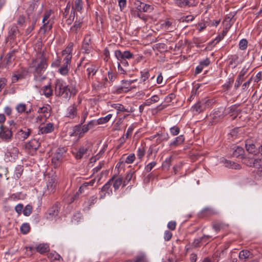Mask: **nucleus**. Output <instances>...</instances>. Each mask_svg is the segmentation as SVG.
Masks as SVG:
<instances>
[{
    "mask_svg": "<svg viewBox=\"0 0 262 262\" xmlns=\"http://www.w3.org/2000/svg\"><path fill=\"white\" fill-rule=\"evenodd\" d=\"M48 67L47 59L44 55L43 52H37L36 56L32 60L30 67L33 69L34 79L40 81L45 79L46 77L42 74Z\"/></svg>",
    "mask_w": 262,
    "mask_h": 262,
    "instance_id": "nucleus-1",
    "label": "nucleus"
},
{
    "mask_svg": "<svg viewBox=\"0 0 262 262\" xmlns=\"http://www.w3.org/2000/svg\"><path fill=\"white\" fill-rule=\"evenodd\" d=\"M55 93L56 96L67 99L72 95H75L77 91L74 87L63 85L60 80H57L55 84Z\"/></svg>",
    "mask_w": 262,
    "mask_h": 262,
    "instance_id": "nucleus-2",
    "label": "nucleus"
},
{
    "mask_svg": "<svg viewBox=\"0 0 262 262\" xmlns=\"http://www.w3.org/2000/svg\"><path fill=\"white\" fill-rule=\"evenodd\" d=\"M43 7V4L36 0L31 3L27 8V14L29 17L32 16V19H34V24H36L39 15L42 12Z\"/></svg>",
    "mask_w": 262,
    "mask_h": 262,
    "instance_id": "nucleus-3",
    "label": "nucleus"
},
{
    "mask_svg": "<svg viewBox=\"0 0 262 262\" xmlns=\"http://www.w3.org/2000/svg\"><path fill=\"white\" fill-rule=\"evenodd\" d=\"M66 150L64 148H58L52 158V163L55 168L59 167L63 160Z\"/></svg>",
    "mask_w": 262,
    "mask_h": 262,
    "instance_id": "nucleus-4",
    "label": "nucleus"
},
{
    "mask_svg": "<svg viewBox=\"0 0 262 262\" xmlns=\"http://www.w3.org/2000/svg\"><path fill=\"white\" fill-rule=\"evenodd\" d=\"M260 145L256 140L252 139H247L245 141V147L247 151L253 155H257L260 153Z\"/></svg>",
    "mask_w": 262,
    "mask_h": 262,
    "instance_id": "nucleus-5",
    "label": "nucleus"
},
{
    "mask_svg": "<svg viewBox=\"0 0 262 262\" xmlns=\"http://www.w3.org/2000/svg\"><path fill=\"white\" fill-rule=\"evenodd\" d=\"M12 136V128H9L4 125H0V140L8 142L11 141Z\"/></svg>",
    "mask_w": 262,
    "mask_h": 262,
    "instance_id": "nucleus-6",
    "label": "nucleus"
},
{
    "mask_svg": "<svg viewBox=\"0 0 262 262\" xmlns=\"http://www.w3.org/2000/svg\"><path fill=\"white\" fill-rule=\"evenodd\" d=\"M73 47V43L70 42L67 48L62 52V56L63 57V61L65 64L70 65L72 57Z\"/></svg>",
    "mask_w": 262,
    "mask_h": 262,
    "instance_id": "nucleus-7",
    "label": "nucleus"
},
{
    "mask_svg": "<svg viewBox=\"0 0 262 262\" xmlns=\"http://www.w3.org/2000/svg\"><path fill=\"white\" fill-rule=\"evenodd\" d=\"M211 103L209 99L203 100L198 102L192 107V112L200 113L203 112Z\"/></svg>",
    "mask_w": 262,
    "mask_h": 262,
    "instance_id": "nucleus-8",
    "label": "nucleus"
},
{
    "mask_svg": "<svg viewBox=\"0 0 262 262\" xmlns=\"http://www.w3.org/2000/svg\"><path fill=\"white\" fill-rule=\"evenodd\" d=\"M59 203L56 202L51 207L46 213V217L48 219H52L58 215L59 212Z\"/></svg>",
    "mask_w": 262,
    "mask_h": 262,
    "instance_id": "nucleus-9",
    "label": "nucleus"
},
{
    "mask_svg": "<svg viewBox=\"0 0 262 262\" xmlns=\"http://www.w3.org/2000/svg\"><path fill=\"white\" fill-rule=\"evenodd\" d=\"M27 74L28 71L25 69H21L17 70L13 74L12 76V82L15 83L19 80L25 78Z\"/></svg>",
    "mask_w": 262,
    "mask_h": 262,
    "instance_id": "nucleus-10",
    "label": "nucleus"
},
{
    "mask_svg": "<svg viewBox=\"0 0 262 262\" xmlns=\"http://www.w3.org/2000/svg\"><path fill=\"white\" fill-rule=\"evenodd\" d=\"M91 146L92 144L91 143H89L85 146L80 147L76 153L74 154L75 158L77 160L81 159L84 155L87 154L89 149Z\"/></svg>",
    "mask_w": 262,
    "mask_h": 262,
    "instance_id": "nucleus-11",
    "label": "nucleus"
},
{
    "mask_svg": "<svg viewBox=\"0 0 262 262\" xmlns=\"http://www.w3.org/2000/svg\"><path fill=\"white\" fill-rule=\"evenodd\" d=\"M77 115V106L75 104H73L69 106L66 112L65 117L70 119H74Z\"/></svg>",
    "mask_w": 262,
    "mask_h": 262,
    "instance_id": "nucleus-12",
    "label": "nucleus"
},
{
    "mask_svg": "<svg viewBox=\"0 0 262 262\" xmlns=\"http://www.w3.org/2000/svg\"><path fill=\"white\" fill-rule=\"evenodd\" d=\"M84 68L88 72V76L89 78L91 76H93L98 70V68L91 62L85 63Z\"/></svg>",
    "mask_w": 262,
    "mask_h": 262,
    "instance_id": "nucleus-13",
    "label": "nucleus"
},
{
    "mask_svg": "<svg viewBox=\"0 0 262 262\" xmlns=\"http://www.w3.org/2000/svg\"><path fill=\"white\" fill-rule=\"evenodd\" d=\"M248 68H244L240 72L235 82L234 88L235 89H237L243 81L245 76L248 72Z\"/></svg>",
    "mask_w": 262,
    "mask_h": 262,
    "instance_id": "nucleus-14",
    "label": "nucleus"
},
{
    "mask_svg": "<svg viewBox=\"0 0 262 262\" xmlns=\"http://www.w3.org/2000/svg\"><path fill=\"white\" fill-rule=\"evenodd\" d=\"M134 82L132 81H128L126 80H123L122 81V85L119 86L117 89L116 91L118 94H120L122 92H127L129 90V86L132 83Z\"/></svg>",
    "mask_w": 262,
    "mask_h": 262,
    "instance_id": "nucleus-15",
    "label": "nucleus"
},
{
    "mask_svg": "<svg viewBox=\"0 0 262 262\" xmlns=\"http://www.w3.org/2000/svg\"><path fill=\"white\" fill-rule=\"evenodd\" d=\"M83 23V18H81L80 17H78L76 16L74 24L71 27V31L75 33H77L81 28Z\"/></svg>",
    "mask_w": 262,
    "mask_h": 262,
    "instance_id": "nucleus-16",
    "label": "nucleus"
},
{
    "mask_svg": "<svg viewBox=\"0 0 262 262\" xmlns=\"http://www.w3.org/2000/svg\"><path fill=\"white\" fill-rule=\"evenodd\" d=\"M228 113L232 117V119H235L242 111L241 110L238 108V105L236 104L231 106L228 108Z\"/></svg>",
    "mask_w": 262,
    "mask_h": 262,
    "instance_id": "nucleus-17",
    "label": "nucleus"
},
{
    "mask_svg": "<svg viewBox=\"0 0 262 262\" xmlns=\"http://www.w3.org/2000/svg\"><path fill=\"white\" fill-rule=\"evenodd\" d=\"M91 40V38L90 35H86L84 37L83 44L82 46V50L85 53H89L90 51V43Z\"/></svg>",
    "mask_w": 262,
    "mask_h": 262,
    "instance_id": "nucleus-18",
    "label": "nucleus"
},
{
    "mask_svg": "<svg viewBox=\"0 0 262 262\" xmlns=\"http://www.w3.org/2000/svg\"><path fill=\"white\" fill-rule=\"evenodd\" d=\"M40 146V143L38 140L33 139L31 140L26 145V147L30 150L35 151Z\"/></svg>",
    "mask_w": 262,
    "mask_h": 262,
    "instance_id": "nucleus-19",
    "label": "nucleus"
},
{
    "mask_svg": "<svg viewBox=\"0 0 262 262\" xmlns=\"http://www.w3.org/2000/svg\"><path fill=\"white\" fill-rule=\"evenodd\" d=\"M31 129L26 127H24L23 129H20L17 133V136L18 138L22 140L26 139L31 133Z\"/></svg>",
    "mask_w": 262,
    "mask_h": 262,
    "instance_id": "nucleus-20",
    "label": "nucleus"
},
{
    "mask_svg": "<svg viewBox=\"0 0 262 262\" xmlns=\"http://www.w3.org/2000/svg\"><path fill=\"white\" fill-rule=\"evenodd\" d=\"M54 129V124L52 123H48L43 127H39V132L41 134H48L52 132Z\"/></svg>",
    "mask_w": 262,
    "mask_h": 262,
    "instance_id": "nucleus-21",
    "label": "nucleus"
},
{
    "mask_svg": "<svg viewBox=\"0 0 262 262\" xmlns=\"http://www.w3.org/2000/svg\"><path fill=\"white\" fill-rule=\"evenodd\" d=\"M135 4L136 6L137 9L140 12H146L150 8L149 5L142 3L139 1H136Z\"/></svg>",
    "mask_w": 262,
    "mask_h": 262,
    "instance_id": "nucleus-22",
    "label": "nucleus"
},
{
    "mask_svg": "<svg viewBox=\"0 0 262 262\" xmlns=\"http://www.w3.org/2000/svg\"><path fill=\"white\" fill-rule=\"evenodd\" d=\"M253 254L248 250H243L239 253V258L240 259L245 260L247 258L253 257Z\"/></svg>",
    "mask_w": 262,
    "mask_h": 262,
    "instance_id": "nucleus-23",
    "label": "nucleus"
},
{
    "mask_svg": "<svg viewBox=\"0 0 262 262\" xmlns=\"http://www.w3.org/2000/svg\"><path fill=\"white\" fill-rule=\"evenodd\" d=\"M115 178V175L110 179V180L102 187L101 190L105 191V193H107V195H110L112 193V190L110 189L111 186L112 185V183Z\"/></svg>",
    "mask_w": 262,
    "mask_h": 262,
    "instance_id": "nucleus-24",
    "label": "nucleus"
},
{
    "mask_svg": "<svg viewBox=\"0 0 262 262\" xmlns=\"http://www.w3.org/2000/svg\"><path fill=\"white\" fill-rule=\"evenodd\" d=\"M18 33L19 30L18 29L17 27L15 25H13L9 31L8 37L10 39L14 40Z\"/></svg>",
    "mask_w": 262,
    "mask_h": 262,
    "instance_id": "nucleus-25",
    "label": "nucleus"
},
{
    "mask_svg": "<svg viewBox=\"0 0 262 262\" xmlns=\"http://www.w3.org/2000/svg\"><path fill=\"white\" fill-rule=\"evenodd\" d=\"M213 229L216 232H219L225 228L227 225L223 222L215 221L212 223Z\"/></svg>",
    "mask_w": 262,
    "mask_h": 262,
    "instance_id": "nucleus-26",
    "label": "nucleus"
},
{
    "mask_svg": "<svg viewBox=\"0 0 262 262\" xmlns=\"http://www.w3.org/2000/svg\"><path fill=\"white\" fill-rule=\"evenodd\" d=\"M51 111V107L48 104H46L42 107L38 108L37 113L44 114L45 117L50 116V112Z\"/></svg>",
    "mask_w": 262,
    "mask_h": 262,
    "instance_id": "nucleus-27",
    "label": "nucleus"
},
{
    "mask_svg": "<svg viewBox=\"0 0 262 262\" xmlns=\"http://www.w3.org/2000/svg\"><path fill=\"white\" fill-rule=\"evenodd\" d=\"M185 140L183 135H180L175 138L174 140L171 142L169 144L170 147H176L182 144Z\"/></svg>",
    "mask_w": 262,
    "mask_h": 262,
    "instance_id": "nucleus-28",
    "label": "nucleus"
},
{
    "mask_svg": "<svg viewBox=\"0 0 262 262\" xmlns=\"http://www.w3.org/2000/svg\"><path fill=\"white\" fill-rule=\"evenodd\" d=\"M124 262H148L146 255L141 253L137 256L134 259L128 260Z\"/></svg>",
    "mask_w": 262,
    "mask_h": 262,
    "instance_id": "nucleus-29",
    "label": "nucleus"
},
{
    "mask_svg": "<svg viewBox=\"0 0 262 262\" xmlns=\"http://www.w3.org/2000/svg\"><path fill=\"white\" fill-rule=\"evenodd\" d=\"M83 5L82 0H75L72 8L77 12H80L83 9Z\"/></svg>",
    "mask_w": 262,
    "mask_h": 262,
    "instance_id": "nucleus-30",
    "label": "nucleus"
},
{
    "mask_svg": "<svg viewBox=\"0 0 262 262\" xmlns=\"http://www.w3.org/2000/svg\"><path fill=\"white\" fill-rule=\"evenodd\" d=\"M224 163L225 165V166L228 168H231L233 169H239L241 167V166L239 164L236 163L233 161L225 160H224Z\"/></svg>",
    "mask_w": 262,
    "mask_h": 262,
    "instance_id": "nucleus-31",
    "label": "nucleus"
},
{
    "mask_svg": "<svg viewBox=\"0 0 262 262\" xmlns=\"http://www.w3.org/2000/svg\"><path fill=\"white\" fill-rule=\"evenodd\" d=\"M56 183L53 179H51L49 180L47 184V187L48 190L51 193H53L56 190Z\"/></svg>",
    "mask_w": 262,
    "mask_h": 262,
    "instance_id": "nucleus-32",
    "label": "nucleus"
},
{
    "mask_svg": "<svg viewBox=\"0 0 262 262\" xmlns=\"http://www.w3.org/2000/svg\"><path fill=\"white\" fill-rule=\"evenodd\" d=\"M233 153L232 156L233 157L237 158L242 155L244 152V149L242 147L239 146H235L233 148Z\"/></svg>",
    "mask_w": 262,
    "mask_h": 262,
    "instance_id": "nucleus-33",
    "label": "nucleus"
},
{
    "mask_svg": "<svg viewBox=\"0 0 262 262\" xmlns=\"http://www.w3.org/2000/svg\"><path fill=\"white\" fill-rule=\"evenodd\" d=\"M122 183L123 184V182L122 181V178H116V177L115 176V178L112 183V184H113V187L115 190H116L119 188V187Z\"/></svg>",
    "mask_w": 262,
    "mask_h": 262,
    "instance_id": "nucleus-34",
    "label": "nucleus"
},
{
    "mask_svg": "<svg viewBox=\"0 0 262 262\" xmlns=\"http://www.w3.org/2000/svg\"><path fill=\"white\" fill-rule=\"evenodd\" d=\"M36 251L40 253H43L49 250V246L47 244H41L35 248Z\"/></svg>",
    "mask_w": 262,
    "mask_h": 262,
    "instance_id": "nucleus-35",
    "label": "nucleus"
},
{
    "mask_svg": "<svg viewBox=\"0 0 262 262\" xmlns=\"http://www.w3.org/2000/svg\"><path fill=\"white\" fill-rule=\"evenodd\" d=\"M134 173L135 171L132 170H130L128 172H127L123 181V186H126L130 182Z\"/></svg>",
    "mask_w": 262,
    "mask_h": 262,
    "instance_id": "nucleus-36",
    "label": "nucleus"
},
{
    "mask_svg": "<svg viewBox=\"0 0 262 262\" xmlns=\"http://www.w3.org/2000/svg\"><path fill=\"white\" fill-rule=\"evenodd\" d=\"M42 91H43L44 95L47 97H49L50 96H52L53 94L52 90L51 89V88L50 85H46V86H43Z\"/></svg>",
    "mask_w": 262,
    "mask_h": 262,
    "instance_id": "nucleus-37",
    "label": "nucleus"
},
{
    "mask_svg": "<svg viewBox=\"0 0 262 262\" xmlns=\"http://www.w3.org/2000/svg\"><path fill=\"white\" fill-rule=\"evenodd\" d=\"M70 64H67L64 63L63 65L61 67L59 70V72L63 75H66L68 73Z\"/></svg>",
    "mask_w": 262,
    "mask_h": 262,
    "instance_id": "nucleus-38",
    "label": "nucleus"
},
{
    "mask_svg": "<svg viewBox=\"0 0 262 262\" xmlns=\"http://www.w3.org/2000/svg\"><path fill=\"white\" fill-rule=\"evenodd\" d=\"M202 212L204 215L207 216H211L217 213L216 211L211 208H204Z\"/></svg>",
    "mask_w": 262,
    "mask_h": 262,
    "instance_id": "nucleus-39",
    "label": "nucleus"
},
{
    "mask_svg": "<svg viewBox=\"0 0 262 262\" xmlns=\"http://www.w3.org/2000/svg\"><path fill=\"white\" fill-rule=\"evenodd\" d=\"M82 124H79V125H76L74 127V129H73V134H74L75 136H77L78 135L79 136H83L82 135V129H81V125Z\"/></svg>",
    "mask_w": 262,
    "mask_h": 262,
    "instance_id": "nucleus-40",
    "label": "nucleus"
},
{
    "mask_svg": "<svg viewBox=\"0 0 262 262\" xmlns=\"http://www.w3.org/2000/svg\"><path fill=\"white\" fill-rule=\"evenodd\" d=\"M112 115L108 114L104 117H102L97 120V123L101 124L107 122L111 118Z\"/></svg>",
    "mask_w": 262,
    "mask_h": 262,
    "instance_id": "nucleus-41",
    "label": "nucleus"
},
{
    "mask_svg": "<svg viewBox=\"0 0 262 262\" xmlns=\"http://www.w3.org/2000/svg\"><path fill=\"white\" fill-rule=\"evenodd\" d=\"M20 229L21 233L23 234H27L29 232L30 227L28 223H24L20 227Z\"/></svg>",
    "mask_w": 262,
    "mask_h": 262,
    "instance_id": "nucleus-42",
    "label": "nucleus"
},
{
    "mask_svg": "<svg viewBox=\"0 0 262 262\" xmlns=\"http://www.w3.org/2000/svg\"><path fill=\"white\" fill-rule=\"evenodd\" d=\"M49 258H50L52 260H60V259L62 260V258L61 256L56 253H50L48 255Z\"/></svg>",
    "mask_w": 262,
    "mask_h": 262,
    "instance_id": "nucleus-43",
    "label": "nucleus"
},
{
    "mask_svg": "<svg viewBox=\"0 0 262 262\" xmlns=\"http://www.w3.org/2000/svg\"><path fill=\"white\" fill-rule=\"evenodd\" d=\"M112 106L118 111L121 112H130V111L126 109L124 106L120 104H114Z\"/></svg>",
    "mask_w": 262,
    "mask_h": 262,
    "instance_id": "nucleus-44",
    "label": "nucleus"
},
{
    "mask_svg": "<svg viewBox=\"0 0 262 262\" xmlns=\"http://www.w3.org/2000/svg\"><path fill=\"white\" fill-rule=\"evenodd\" d=\"M115 55L118 61L126 59V58L124 57V55L122 52V51L120 50H117L115 51Z\"/></svg>",
    "mask_w": 262,
    "mask_h": 262,
    "instance_id": "nucleus-45",
    "label": "nucleus"
},
{
    "mask_svg": "<svg viewBox=\"0 0 262 262\" xmlns=\"http://www.w3.org/2000/svg\"><path fill=\"white\" fill-rule=\"evenodd\" d=\"M255 159L252 158H246L244 160V163L248 166L255 167Z\"/></svg>",
    "mask_w": 262,
    "mask_h": 262,
    "instance_id": "nucleus-46",
    "label": "nucleus"
},
{
    "mask_svg": "<svg viewBox=\"0 0 262 262\" xmlns=\"http://www.w3.org/2000/svg\"><path fill=\"white\" fill-rule=\"evenodd\" d=\"M145 151L146 150L144 147L138 148L137 154L138 159L141 160L144 157L145 154Z\"/></svg>",
    "mask_w": 262,
    "mask_h": 262,
    "instance_id": "nucleus-47",
    "label": "nucleus"
},
{
    "mask_svg": "<svg viewBox=\"0 0 262 262\" xmlns=\"http://www.w3.org/2000/svg\"><path fill=\"white\" fill-rule=\"evenodd\" d=\"M171 165V157L167 158L162 163L163 169L168 170Z\"/></svg>",
    "mask_w": 262,
    "mask_h": 262,
    "instance_id": "nucleus-48",
    "label": "nucleus"
},
{
    "mask_svg": "<svg viewBox=\"0 0 262 262\" xmlns=\"http://www.w3.org/2000/svg\"><path fill=\"white\" fill-rule=\"evenodd\" d=\"M32 211V207L30 205H27L23 210V213L25 216H29Z\"/></svg>",
    "mask_w": 262,
    "mask_h": 262,
    "instance_id": "nucleus-49",
    "label": "nucleus"
},
{
    "mask_svg": "<svg viewBox=\"0 0 262 262\" xmlns=\"http://www.w3.org/2000/svg\"><path fill=\"white\" fill-rule=\"evenodd\" d=\"M43 25L41 27V29H43L45 32H47V31L50 30L52 28V24L49 23V21H48L47 22L43 23Z\"/></svg>",
    "mask_w": 262,
    "mask_h": 262,
    "instance_id": "nucleus-50",
    "label": "nucleus"
},
{
    "mask_svg": "<svg viewBox=\"0 0 262 262\" xmlns=\"http://www.w3.org/2000/svg\"><path fill=\"white\" fill-rule=\"evenodd\" d=\"M228 32V29L227 28L224 29L222 33L219 34L215 39V41H216V42H219L221 39H222L227 34Z\"/></svg>",
    "mask_w": 262,
    "mask_h": 262,
    "instance_id": "nucleus-51",
    "label": "nucleus"
},
{
    "mask_svg": "<svg viewBox=\"0 0 262 262\" xmlns=\"http://www.w3.org/2000/svg\"><path fill=\"white\" fill-rule=\"evenodd\" d=\"M247 41L246 39H242L239 43V48L240 49L244 50H245L247 47Z\"/></svg>",
    "mask_w": 262,
    "mask_h": 262,
    "instance_id": "nucleus-52",
    "label": "nucleus"
},
{
    "mask_svg": "<svg viewBox=\"0 0 262 262\" xmlns=\"http://www.w3.org/2000/svg\"><path fill=\"white\" fill-rule=\"evenodd\" d=\"M170 133L173 136H176L180 133V128L177 126H174L170 128Z\"/></svg>",
    "mask_w": 262,
    "mask_h": 262,
    "instance_id": "nucleus-53",
    "label": "nucleus"
},
{
    "mask_svg": "<svg viewBox=\"0 0 262 262\" xmlns=\"http://www.w3.org/2000/svg\"><path fill=\"white\" fill-rule=\"evenodd\" d=\"M26 106L25 104L20 103L16 106V110L19 113H22L26 111Z\"/></svg>",
    "mask_w": 262,
    "mask_h": 262,
    "instance_id": "nucleus-54",
    "label": "nucleus"
},
{
    "mask_svg": "<svg viewBox=\"0 0 262 262\" xmlns=\"http://www.w3.org/2000/svg\"><path fill=\"white\" fill-rule=\"evenodd\" d=\"M23 171V169L20 166H18L17 167H16L15 171V175L16 177L19 178L21 176Z\"/></svg>",
    "mask_w": 262,
    "mask_h": 262,
    "instance_id": "nucleus-55",
    "label": "nucleus"
},
{
    "mask_svg": "<svg viewBox=\"0 0 262 262\" xmlns=\"http://www.w3.org/2000/svg\"><path fill=\"white\" fill-rule=\"evenodd\" d=\"M135 159V156L134 154H130L128 156L125 160V162L127 164L132 163Z\"/></svg>",
    "mask_w": 262,
    "mask_h": 262,
    "instance_id": "nucleus-56",
    "label": "nucleus"
},
{
    "mask_svg": "<svg viewBox=\"0 0 262 262\" xmlns=\"http://www.w3.org/2000/svg\"><path fill=\"white\" fill-rule=\"evenodd\" d=\"M176 97V96L174 94L171 93L169 94L166 98H165V101L166 103H169L171 102Z\"/></svg>",
    "mask_w": 262,
    "mask_h": 262,
    "instance_id": "nucleus-57",
    "label": "nucleus"
},
{
    "mask_svg": "<svg viewBox=\"0 0 262 262\" xmlns=\"http://www.w3.org/2000/svg\"><path fill=\"white\" fill-rule=\"evenodd\" d=\"M156 165V162H152L149 163L148 165H146V166L145 168V171L147 172H149Z\"/></svg>",
    "mask_w": 262,
    "mask_h": 262,
    "instance_id": "nucleus-58",
    "label": "nucleus"
},
{
    "mask_svg": "<svg viewBox=\"0 0 262 262\" xmlns=\"http://www.w3.org/2000/svg\"><path fill=\"white\" fill-rule=\"evenodd\" d=\"M122 52L123 54L124 57H125L126 59L132 58L134 56V54L130 52L129 51H122Z\"/></svg>",
    "mask_w": 262,
    "mask_h": 262,
    "instance_id": "nucleus-59",
    "label": "nucleus"
},
{
    "mask_svg": "<svg viewBox=\"0 0 262 262\" xmlns=\"http://www.w3.org/2000/svg\"><path fill=\"white\" fill-rule=\"evenodd\" d=\"M255 168L259 169L262 168V159H255Z\"/></svg>",
    "mask_w": 262,
    "mask_h": 262,
    "instance_id": "nucleus-60",
    "label": "nucleus"
},
{
    "mask_svg": "<svg viewBox=\"0 0 262 262\" xmlns=\"http://www.w3.org/2000/svg\"><path fill=\"white\" fill-rule=\"evenodd\" d=\"M203 241L202 239V237L200 238L195 239L192 243V246L195 247L197 248L200 246V243Z\"/></svg>",
    "mask_w": 262,
    "mask_h": 262,
    "instance_id": "nucleus-61",
    "label": "nucleus"
},
{
    "mask_svg": "<svg viewBox=\"0 0 262 262\" xmlns=\"http://www.w3.org/2000/svg\"><path fill=\"white\" fill-rule=\"evenodd\" d=\"M172 233L169 231L166 230L164 233V239L166 241H168L172 237Z\"/></svg>",
    "mask_w": 262,
    "mask_h": 262,
    "instance_id": "nucleus-62",
    "label": "nucleus"
},
{
    "mask_svg": "<svg viewBox=\"0 0 262 262\" xmlns=\"http://www.w3.org/2000/svg\"><path fill=\"white\" fill-rule=\"evenodd\" d=\"M176 222L174 221H170L167 224V227L171 230H174L176 229Z\"/></svg>",
    "mask_w": 262,
    "mask_h": 262,
    "instance_id": "nucleus-63",
    "label": "nucleus"
},
{
    "mask_svg": "<svg viewBox=\"0 0 262 262\" xmlns=\"http://www.w3.org/2000/svg\"><path fill=\"white\" fill-rule=\"evenodd\" d=\"M149 72L148 71L141 72V79L143 82L145 81L149 77Z\"/></svg>",
    "mask_w": 262,
    "mask_h": 262,
    "instance_id": "nucleus-64",
    "label": "nucleus"
}]
</instances>
